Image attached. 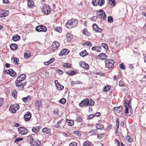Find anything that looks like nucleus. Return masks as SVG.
I'll return each mask as SVG.
<instances>
[{"instance_id":"obj_1","label":"nucleus","mask_w":146,"mask_h":146,"mask_svg":"<svg viewBox=\"0 0 146 146\" xmlns=\"http://www.w3.org/2000/svg\"><path fill=\"white\" fill-rule=\"evenodd\" d=\"M94 102L92 99L86 98L82 101L79 103V105L80 107H83L84 106H92L94 105Z\"/></svg>"},{"instance_id":"obj_2","label":"nucleus","mask_w":146,"mask_h":146,"mask_svg":"<svg viewBox=\"0 0 146 146\" xmlns=\"http://www.w3.org/2000/svg\"><path fill=\"white\" fill-rule=\"evenodd\" d=\"M78 20L75 19H71L66 24V27L68 29L75 27L78 24Z\"/></svg>"},{"instance_id":"obj_3","label":"nucleus","mask_w":146,"mask_h":146,"mask_svg":"<svg viewBox=\"0 0 146 146\" xmlns=\"http://www.w3.org/2000/svg\"><path fill=\"white\" fill-rule=\"evenodd\" d=\"M28 138L29 140V143L30 144H32L33 146H39L41 144V142L40 141H37L33 142V140L32 138V136L31 135H30L28 136Z\"/></svg>"},{"instance_id":"obj_4","label":"nucleus","mask_w":146,"mask_h":146,"mask_svg":"<svg viewBox=\"0 0 146 146\" xmlns=\"http://www.w3.org/2000/svg\"><path fill=\"white\" fill-rule=\"evenodd\" d=\"M97 17L103 20H104L106 17L104 11L102 9L98 11L97 13Z\"/></svg>"},{"instance_id":"obj_5","label":"nucleus","mask_w":146,"mask_h":146,"mask_svg":"<svg viewBox=\"0 0 146 146\" xmlns=\"http://www.w3.org/2000/svg\"><path fill=\"white\" fill-rule=\"evenodd\" d=\"M19 108V105L17 104H15L10 106L9 110L11 113H15L16 111L18 110Z\"/></svg>"},{"instance_id":"obj_6","label":"nucleus","mask_w":146,"mask_h":146,"mask_svg":"<svg viewBox=\"0 0 146 146\" xmlns=\"http://www.w3.org/2000/svg\"><path fill=\"white\" fill-rule=\"evenodd\" d=\"M42 12L44 14L48 15L50 13V9L49 6L44 5L42 9Z\"/></svg>"},{"instance_id":"obj_7","label":"nucleus","mask_w":146,"mask_h":146,"mask_svg":"<svg viewBox=\"0 0 146 146\" xmlns=\"http://www.w3.org/2000/svg\"><path fill=\"white\" fill-rule=\"evenodd\" d=\"M106 65L108 68H112L114 66L113 61L111 59H108L105 61Z\"/></svg>"},{"instance_id":"obj_8","label":"nucleus","mask_w":146,"mask_h":146,"mask_svg":"<svg viewBox=\"0 0 146 146\" xmlns=\"http://www.w3.org/2000/svg\"><path fill=\"white\" fill-rule=\"evenodd\" d=\"M22 82L17 80L15 82L16 86L20 90H22L24 88V85Z\"/></svg>"},{"instance_id":"obj_9","label":"nucleus","mask_w":146,"mask_h":146,"mask_svg":"<svg viewBox=\"0 0 146 146\" xmlns=\"http://www.w3.org/2000/svg\"><path fill=\"white\" fill-rule=\"evenodd\" d=\"M19 133L21 135H25L28 132V130L26 128L23 127H20L18 129Z\"/></svg>"},{"instance_id":"obj_10","label":"nucleus","mask_w":146,"mask_h":146,"mask_svg":"<svg viewBox=\"0 0 146 146\" xmlns=\"http://www.w3.org/2000/svg\"><path fill=\"white\" fill-rule=\"evenodd\" d=\"M36 31L38 32H46L47 30L46 28V27L43 26H37L36 28Z\"/></svg>"},{"instance_id":"obj_11","label":"nucleus","mask_w":146,"mask_h":146,"mask_svg":"<svg viewBox=\"0 0 146 146\" xmlns=\"http://www.w3.org/2000/svg\"><path fill=\"white\" fill-rule=\"evenodd\" d=\"M59 46V43L56 41L54 42L52 44L51 47L52 50V52L56 50Z\"/></svg>"},{"instance_id":"obj_12","label":"nucleus","mask_w":146,"mask_h":146,"mask_svg":"<svg viewBox=\"0 0 146 146\" xmlns=\"http://www.w3.org/2000/svg\"><path fill=\"white\" fill-rule=\"evenodd\" d=\"M9 14V12L7 10L0 11V17H3L7 16Z\"/></svg>"},{"instance_id":"obj_13","label":"nucleus","mask_w":146,"mask_h":146,"mask_svg":"<svg viewBox=\"0 0 146 146\" xmlns=\"http://www.w3.org/2000/svg\"><path fill=\"white\" fill-rule=\"evenodd\" d=\"M122 107L121 106H120L118 107H115L113 108V110L116 114L120 113L122 111Z\"/></svg>"},{"instance_id":"obj_14","label":"nucleus","mask_w":146,"mask_h":146,"mask_svg":"<svg viewBox=\"0 0 146 146\" xmlns=\"http://www.w3.org/2000/svg\"><path fill=\"white\" fill-rule=\"evenodd\" d=\"M26 76L25 74H22L18 77L17 80L22 82L26 79Z\"/></svg>"},{"instance_id":"obj_15","label":"nucleus","mask_w":146,"mask_h":146,"mask_svg":"<svg viewBox=\"0 0 146 146\" xmlns=\"http://www.w3.org/2000/svg\"><path fill=\"white\" fill-rule=\"evenodd\" d=\"M93 27L94 30L95 31L99 33H101L102 32V30L100 28H99L98 26L96 24H93Z\"/></svg>"},{"instance_id":"obj_16","label":"nucleus","mask_w":146,"mask_h":146,"mask_svg":"<svg viewBox=\"0 0 146 146\" xmlns=\"http://www.w3.org/2000/svg\"><path fill=\"white\" fill-rule=\"evenodd\" d=\"M31 117V113L29 112H27L24 115L25 120L27 121L29 120Z\"/></svg>"},{"instance_id":"obj_17","label":"nucleus","mask_w":146,"mask_h":146,"mask_svg":"<svg viewBox=\"0 0 146 146\" xmlns=\"http://www.w3.org/2000/svg\"><path fill=\"white\" fill-rule=\"evenodd\" d=\"M69 52V50L68 49H63L59 54V55L60 56H61L63 55H66Z\"/></svg>"},{"instance_id":"obj_18","label":"nucleus","mask_w":146,"mask_h":146,"mask_svg":"<svg viewBox=\"0 0 146 146\" xmlns=\"http://www.w3.org/2000/svg\"><path fill=\"white\" fill-rule=\"evenodd\" d=\"M28 7L30 8H33L34 5V3L32 0H28L27 1Z\"/></svg>"},{"instance_id":"obj_19","label":"nucleus","mask_w":146,"mask_h":146,"mask_svg":"<svg viewBox=\"0 0 146 146\" xmlns=\"http://www.w3.org/2000/svg\"><path fill=\"white\" fill-rule=\"evenodd\" d=\"M81 66L83 68L87 69H88L89 67V65L84 62H81Z\"/></svg>"},{"instance_id":"obj_20","label":"nucleus","mask_w":146,"mask_h":146,"mask_svg":"<svg viewBox=\"0 0 146 146\" xmlns=\"http://www.w3.org/2000/svg\"><path fill=\"white\" fill-rule=\"evenodd\" d=\"M98 57L100 58L101 60H106L107 58V56L104 53H101L98 56Z\"/></svg>"},{"instance_id":"obj_21","label":"nucleus","mask_w":146,"mask_h":146,"mask_svg":"<svg viewBox=\"0 0 146 146\" xmlns=\"http://www.w3.org/2000/svg\"><path fill=\"white\" fill-rule=\"evenodd\" d=\"M8 74H10V75L12 76H15L16 74L15 72L12 69H9L8 70Z\"/></svg>"},{"instance_id":"obj_22","label":"nucleus","mask_w":146,"mask_h":146,"mask_svg":"<svg viewBox=\"0 0 146 146\" xmlns=\"http://www.w3.org/2000/svg\"><path fill=\"white\" fill-rule=\"evenodd\" d=\"M10 47L11 49L13 50H16L18 48V45L15 44H11Z\"/></svg>"},{"instance_id":"obj_23","label":"nucleus","mask_w":146,"mask_h":146,"mask_svg":"<svg viewBox=\"0 0 146 146\" xmlns=\"http://www.w3.org/2000/svg\"><path fill=\"white\" fill-rule=\"evenodd\" d=\"M95 127L97 129H102L104 128L103 125L100 123L96 124Z\"/></svg>"},{"instance_id":"obj_24","label":"nucleus","mask_w":146,"mask_h":146,"mask_svg":"<svg viewBox=\"0 0 146 146\" xmlns=\"http://www.w3.org/2000/svg\"><path fill=\"white\" fill-rule=\"evenodd\" d=\"M40 128V127L39 126L33 127L32 129V131L33 132L37 133L39 131Z\"/></svg>"},{"instance_id":"obj_25","label":"nucleus","mask_w":146,"mask_h":146,"mask_svg":"<svg viewBox=\"0 0 146 146\" xmlns=\"http://www.w3.org/2000/svg\"><path fill=\"white\" fill-rule=\"evenodd\" d=\"M73 38L72 35L70 33H68L67 34V39L68 42H70Z\"/></svg>"},{"instance_id":"obj_26","label":"nucleus","mask_w":146,"mask_h":146,"mask_svg":"<svg viewBox=\"0 0 146 146\" xmlns=\"http://www.w3.org/2000/svg\"><path fill=\"white\" fill-rule=\"evenodd\" d=\"M92 50H94L97 52H100L101 49V47L100 46H96L93 47L92 48Z\"/></svg>"},{"instance_id":"obj_27","label":"nucleus","mask_w":146,"mask_h":146,"mask_svg":"<svg viewBox=\"0 0 146 146\" xmlns=\"http://www.w3.org/2000/svg\"><path fill=\"white\" fill-rule=\"evenodd\" d=\"M22 100L23 102H27L29 100H31V97L30 96H28L27 97L23 98H22Z\"/></svg>"},{"instance_id":"obj_28","label":"nucleus","mask_w":146,"mask_h":146,"mask_svg":"<svg viewBox=\"0 0 146 146\" xmlns=\"http://www.w3.org/2000/svg\"><path fill=\"white\" fill-rule=\"evenodd\" d=\"M24 57L26 59H28L31 56V53L29 51H27L24 54Z\"/></svg>"},{"instance_id":"obj_29","label":"nucleus","mask_w":146,"mask_h":146,"mask_svg":"<svg viewBox=\"0 0 146 146\" xmlns=\"http://www.w3.org/2000/svg\"><path fill=\"white\" fill-rule=\"evenodd\" d=\"M20 38V36L17 35H15L12 38V40L15 41H17Z\"/></svg>"},{"instance_id":"obj_30","label":"nucleus","mask_w":146,"mask_h":146,"mask_svg":"<svg viewBox=\"0 0 146 146\" xmlns=\"http://www.w3.org/2000/svg\"><path fill=\"white\" fill-rule=\"evenodd\" d=\"M50 129L44 128L42 130V132L43 133H49L50 132Z\"/></svg>"},{"instance_id":"obj_31","label":"nucleus","mask_w":146,"mask_h":146,"mask_svg":"<svg viewBox=\"0 0 146 146\" xmlns=\"http://www.w3.org/2000/svg\"><path fill=\"white\" fill-rule=\"evenodd\" d=\"M36 106L39 108L40 107H42V102L40 101H36Z\"/></svg>"},{"instance_id":"obj_32","label":"nucleus","mask_w":146,"mask_h":146,"mask_svg":"<svg viewBox=\"0 0 146 146\" xmlns=\"http://www.w3.org/2000/svg\"><path fill=\"white\" fill-rule=\"evenodd\" d=\"M62 120H61L60 121H58L56 125H55V127L58 128H59L62 126Z\"/></svg>"},{"instance_id":"obj_33","label":"nucleus","mask_w":146,"mask_h":146,"mask_svg":"<svg viewBox=\"0 0 146 146\" xmlns=\"http://www.w3.org/2000/svg\"><path fill=\"white\" fill-rule=\"evenodd\" d=\"M88 53L86 52V50H84L83 51L81 52L80 53V55L82 57H84Z\"/></svg>"},{"instance_id":"obj_34","label":"nucleus","mask_w":146,"mask_h":146,"mask_svg":"<svg viewBox=\"0 0 146 146\" xmlns=\"http://www.w3.org/2000/svg\"><path fill=\"white\" fill-rule=\"evenodd\" d=\"M63 66L66 68H70L72 67V65L69 63H64L63 65Z\"/></svg>"},{"instance_id":"obj_35","label":"nucleus","mask_w":146,"mask_h":146,"mask_svg":"<svg viewBox=\"0 0 146 146\" xmlns=\"http://www.w3.org/2000/svg\"><path fill=\"white\" fill-rule=\"evenodd\" d=\"M83 33L84 35L87 36H89L90 35V33L86 29H83Z\"/></svg>"},{"instance_id":"obj_36","label":"nucleus","mask_w":146,"mask_h":146,"mask_svg":"<svg viewBox=\"0 0 146 146\" xmlns=\"http://www.w3.org/2000/svg\"><path fill=\"white\" fill-rule=\"evenodd\" d=\"M12 60L14 61L15 64L18 65L19 64V60L18 58H13L12 59Z\"/></svg>"},{"instance_id":"obj_37","label":"nucleus","mask_w":146,"mask_h":146,"mask_svg":"<svg viewBox=\"0 0 146 146\" xmlns=\"http://www.w3.org/2000/svg\"><path fill=\"white\" fill-rule=\"evenodd\" d=\"M56 87L57 90H63L64 88V87L63 86H62L59 84H58V86H56Z\"/></svg>"},{"instance_id":"obj_38","label":"nucleus","mask_w":146,"mask_h":146,"mask_svg":"<svg viewBox=\"0 0 146 146\" xmlns=\"http://www.w3.org/2000/svg\"><path fill=\"white\" fill-rule=\"evenodd\" d=\"M110 86L109 85H108L105 86L104 89V91L106 92L108 91L110 89Z\"/></svg>"},{"instance_id":"obj_39","label":"nucleus","mask_w":146,"mask_h":146,"mask_svg":"<svg viewBox=\"0 0 146 146\" xmlns=\"http://www.w3.org/2000/svg\"><path fill=\"white\" fill-rule=\"evenodd\" d=\"M99 0H93L92 1V4L95 6H97L99 4Z\"/></svg>"},{"instance_id":"obj_40","label":"nucleus","mask_w":146,"mask_h":146,"mask_svg":"<svg viewBox=\"0 0 146 146\" xmlns=\"http://www.w3.org/2000/svg\"><path fill=\"white\" fill-rule=\"evenodd\" d=\"M91 143L88 141H85L84 142L83 146H91Z\"/></svg>"},{"instance_id":"obj_41","label":"nucleus","mask_w":146,"mask_h":146,"mask_svg":"<svg viewBox=\"0 0 146 146\" xmlns=\"http://www.w3.org/2000/svg\"><path fill=\"white\" fill-rule=\"evenodd\" d=\"M66 121L70 126H72L73 125L74 122L73 121L70 120L68 119H66Z\"/></svg>"},{"instance_id":"obj_42","label":"nucleus","mask_w":146,"mask_h":146,"mask_svg":"<svg viewBox=\"0 0 146 146\" xmlns=\"http://www.w3.org/2000/svg\"><path fill=\"white\" fill-rule=\"evenodd\" d=\"M17 92L16 90H14L12 92V95L14 98H16L17 96Z\"/></svg>"},{"instance_id":"obj_43","label":"nucleus","mask_w":146,"mask_h":146,"mask_svg":"<svg viewBox=\"0 0 146 146\" xmlns=\"http://www.w3.org/2000/svg\"><path fill=\"white\" fill-rule=\"evenodd\" d=\"M55 30L59 33H61L62 31V29L60 27H57L55 28Z\"/></svg>"},{"instance_id":"obj_44","label":"nucleus","mask_w":146,"mask_h":146,"mask_svg":"<svg viewBox=\"0 0 146 146\" xmlns=\"http://www.w3.org/2000/svg\"><path fill=\"white\" fill-rule=\"evenodd\" d=\"M115 0H109V3L111 6H114L115 5L114 3Z\"/></svg>"},{"instance_id":"obj_45","label":"nucleus","mask_w":146,"mask_h":146,"mask_svg":"<svg viewBox=\"0 0 146 146\" xmlns=\"http://www.w3.org/2000/svg\"><path fill=\"white\" fill-rule=\"evenodd\" d=\"M108 21L109 23H112L113 21V18L111 16H109L108 18Z\"/></svg>"},{"instance_id":"obj_46","label":"nucleus","mask_w":146,"mask_h":146,"mask_svg":"<svg viewBox=\"0 0 146 146\" xmlns=\"http://www.w3.org/2000/svg\"><path fill=\"white\" fill-rule=\"evenodd\" d=\"M83 45H86L88 46H92V44L91 43V42L88 41L84 42L83 43Z\"/></svg>"},{"instance_id":"obj_47","label":"nucleus","mask_w":146,"mask_h":146,"mask_svg":"<svg viewBox=\"0 0 146 146\" xmlns=\"http://www.w3.org/2000/svg\"><path fill=\"white\" fill-rule=\"evenodd\" d=\"M99 4L98 5L100 6H102L104 5V0H99Z\"/></svg>"},{"instance_id":"obj_48","label":"nucleus","mask_w":146,"mask_h":146,"mask_svg":"<svg viewBox=\"0 0 146 146\" xmlns=\"http://www.w3.org/2000/svg\"><path fill=\"white\" fill-rule=\"evenodd\" d=\"M126 139L129 142H131L132 141V139L129 136H127L126 137Z\"/></svg>"},{"instance_id":"obj_49","label":"nucleus","mask_w":146,"mask_h":146,"mask_svg":"<svg viewBox=\"0 0 146 146\" xmlns=\"http://www.w3.org/2000/svg\"><path fill=\"white\" fill-rule=\"evenodd\" d=\"M101 46L106 49H108V47L107 45L104 43H102Z\"/></svg>"},{"instance_id":"obj_50","label":"nucleus","mask_w":146,"mask_h":146,"mask_svg":"<svg viewBox=\"0 0 146 146\" xmlns=\"http://www.w3.org/2000/svg\"><path fill=\"white\" fill-rule=\"evenodd\" d=\"M59 102L62 104H64L66 102V100L64 98H62L59 100Z\"/></svg>"},{"instance_id":"obj_51","label":"nucleus","mask_w":146,"mask_h":146,"mask_svg":"<svg viewBox=\"0 0 146 146\" xmlns=\"http://www.w3.org/2000/svg\"><path fill=\"white\" fill-rule=\"evenodd\" d=\"M97 130L96 129H94L92 130L90 132V133H91L92 134H95L97 133Z\"/></svg>"},{"instance_id":"obj_52","label":"nucleus","mask_w":146,"mask_h":146,"mask_svg":"<svg viewBox=\"0 0 146 146\" xmlns=\"http://www.w3.org/2000/svg\"><path fill=\"white\" fill-rule=\"evenodd\" d=\"M68 75H69L71 76L73 75L74 74V71H72L71 70H70L68 72Z\"/></svg>"},{"instance_id":"obj_53","label":"nucleus","mask_w":146,"mask_h":146,"mask_svg":"<svg viewBox=\"0 0 146 146\" xmlns=\"http://www.w3.org/2000/svg\"><path fill=\"white\" fill-rule=\"evenodd\" d=\"M23 140V138H17L16 139L15 141V143H16L18 142H19L20 141H22Z\"/></svg>"},{"instance_id":"obj_54","label":"nucleus","mask_w":146,"mask_h":146,"mask_svg":"<svg viewBox=\"0 0 146 146\" xmlns=\"http://www.w3.org/2000/svg\"><path fill=\"white\" fill-rule=\"evenodd\" d=\"M119 67L122 70H123L125 68V66L123 63H121L119 65Z\"/></svg>"},{"instance_id":"obj_55","label":"nucleus","mask_w":146,"mask_h":146,"mask_svg":"<svg viewBox=\"0 0 146 146\" xmlns=\"http://www.w3.org/2000/svg\"><path fill=\"white\" fill-rule=\"evenodd\" d=\"M77 143L76 142H73L70 143L69 146H77Z\"/></svg>"},{"instance_id":"obj_56","label":"nucleus","mask_w":146,"mask_h":146,"mask_svg":"<svg viewBox=\"0 0 146 146\" xmlns=\"http://www.w3.org/2000/svg\"><path fill=\"white\" fill-rule=\"evenodd\" d=\"M125 113L127 114V113H128L129 112H128V108L127 105H125Z\"/></svg>"},{"instance_id":"obj_57","label":"nucleus","mask_w":146,"mask_h":146,"mask_svg":"<svg viewBox=\"0 0 146 146\" xmlns=\"http://www.w3.org/2000/svg\"><path fill=\"white\" fill-rule=\"evenodd\" d=\"M119 85L120 86H124V84L122 81H120L119 82Z\"/></svg>"},{"instance_id":"obj_58","label":"nucleus","mask_w":146,"mask_h":146,"mask_svg":"<svg viewBox=\"0 0 146 146\" xmlns=\"http://www.w3.org/2000/svg\"><path fill=\"white\" fill-rule=\"evenodd\" d=\"M72 83H73V85H74L75 84H82V82H81L79 81H77L76 82H72Z\"/></svg>"},{"instance_id":"obj_59","label":"nucleus","mask_w":146,"mask_h":146,"mask_svg":"<svg viewBox=\"0 0 146 146\" xmlns=\"http://www.w3.org/2000/svg\"><path fill=\"white\" fill-rule=\"evenodd\" d=\"M57 72L60 74H62L63 73V72L62 70L58 69L57 70Z\"/></svg>"},{"instance_id":"obj_60","label":"nucleus","mask_w":146,"mask_h":146,"mask_svg":"<svg viewBox=\"0 0 146 146\" xmlns=\"http://www.w3.org/2000/svg\"><path fill=\"white\" fill-rule=\"evenodd\" d=\"M77 120L78 121L81 122L82 120V119L80 117H78L77 118Z\"/></svg>"},{"instance_id":"obj_61","label":"nucleus","mask_w":146,"mask_h":146,"mask_svg":"<svg viewBox=\"0 0 146 146\" xmlns=\"http://www.w3.org/2000/svg\"><path fill=\"white\" fill-rule=\"evenodd\" d=\"M55 58H51L50 59V60H49V61L50 62V64H51L52 62H53L54 61H55Z\"/></svg>"},{"instance_id":"obj_62","label":"nucleus","mask_w":146,"mask_h":146,"mask_svg":"<svg viewBox=\"0 0 146 146\" xmlns=\"http://www.w3.org/2000/svg\"><path fill=\"white\" fill-rule=\"evenodd\" d=\"M74 133L77 135L78 136H80V131H74Z\"/></svg>"},{"instance_id":"obj_63","label":"nucleus","mask_w":146,"mask_h":146,"mask_svg":"<svg viewBox=\"0 0 146 146\" xmlns=\"http://www.w3.org/2000/svg\"><path fill=\"white\" fill-rule=\"evenodd\" d=\"M100 115V112H97L96 113H95L94 115V116H99Z\"/></svg>"},{"instance_id":"obj_64","label":"nucleus","mask_w":146,"mask_h":146,"mask_svg":"<svg viewBox=\"0 0 146 146\" xmlns=\"http://www.w3.org/2000/svg\"><path fill=\"white\" fill-rule=\"evenodd\" d=\"M94 115L93 114H91L90 115L88 116V118L90 119H91L92 118L94 117Z\"/></svg>"}]
</instances>
